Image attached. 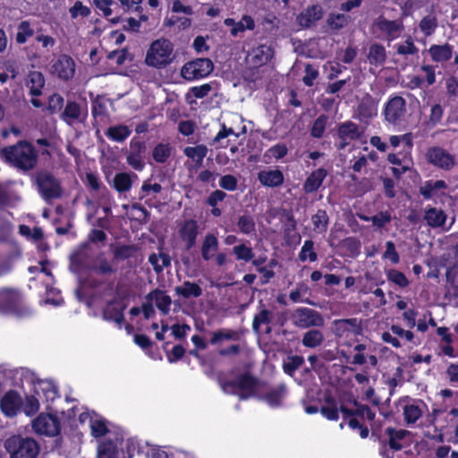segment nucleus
Wrapping results in <instances>:
<instances>
[{
    "mask_svg": "<svg viewBox=\"0 0 458 458\" xmlns=\"http://www.w3.org/2000/svg\"><path fill=\"white\" fill-rule=\"evenodd\" d=\"M64 98L59 94H53L48 100V110L52 113L60 111L64 106Z\"/></svg>",
    "mask_w": 458,
    "mask_h": 458,
    "instance_id": "obj_61",
    "label": "nucleus"
},
{
    "mask_svg": "<svg viewBox=\"0 0 458 458\" xmlns=\"http://www.w3.org/2000/svg\"><path fill=\"white\" fill-rule=\"evenodd\" d=\"M171 155V148L168 145H156L153 149V158L158 163H164Z\"/></svg>",
    "mask_w": 458,
    "mask_h": 458,
    "instance_id": "obj_51",
    "label": "nucleus"
},
{
    "mask_svg": "<svg viewBox=\"0 0 458 458\" xmlns=\"http://www.w3.org/2000/svg\"><path fill=\"white\" fill-rule=\"evenodd\" d=\"M30 86V94L32 96H40L42 94L41 89L45 84V79L43 74L40 72H31L29 74Z\"/></svg>",
    "mask_w": 458,
    "mask_h": 458,
    "instance_id": "obj_35",
    "label": "nucleus"
},
{
    "mask_svg": "<svg viewBox=\"0 0 458 458\" xmlns=\"http://www.w3.org/2000/svg\"><path fill=\"white\" fill-rule=\"evenodd\" d=\"M103 318L107 321H114L120 327H122L124 317L123 314V310L114 306L113 303H109L103 311Z\"/></svg>",
    "mask_w": 458,
    "mask_h": 458,
    "instance_id": "obj_31",
    "label": "nucleus"
},
{
    "mask_svg": "<svg viewBox=\"0 0 458 458\" xmlns=\"http://www.w3.org/2000/svg\"><path fill=\"white\" fill-rule=\"evenodd\" d=\"M339 137L343 140H362L366 143V140H363L364 130L359 125L352 122L344 123L339 126L338 129Z\"/></svg>",
    "mask_w": 458,
    "mask_h": 458,
    "instance_id": "obj_15",
    "label": "nucleus"
},
{
    "mask_svg": "<svg viewBox=\"0 0 458 458\" xmlns=\"http://www.w3.org/2000/svg\"><path fill=\"white\" fill-rule=\"evenodd\" d=\"M335 334L343 336L347 332H352L355 335L361 334V325L357 318L336 319L334 321Z\"/></svg>",
    "mask_w": 458,
    "mask_h": 458,
    "instance_id": "obj_19",
    "label": "nucleus"
},
{
    "mask_svg": "<svg viewBox=\"0 0 458 458\" xmlns=\"http://www.w3.org/2000/svg\"><path fill=\"white\" fill-rule=\"evenodd\" d=\"M240 338L236 331L231 329H219L212 333L210 344L213 345L219 344L223 341H236Z\"/></svg>",
    "mask_w": 458,
    "mask_h": 458,
    "instance_id": "obj_30",
    "label": "nucleus"
},
{
    "mask_svg": "<svg viewBox=\"0 0 458 458\" xmlns=\"http://www.w3.org/2000/svg\"><path fill=\"white\" fill-rule=\"evenodd\" d=\"M32 428L39 435L55 436L59 433L60 422L54 415L41 413L32 421Z\"/></svg>",
    "mask_w": 458,
    "mask_h": 458,
    "instance_id": "obj_8",
    "label": "nucleus"
},
{
    "mask_svg": "<svg viewBox=\"0 0 458 458\" xmlns=\"http://www.w3.org/2000/svg\"><path fill=\"white\" fill-rule=\"evenodd\" d=\"M219 185L227 191H234L237 187V179L231 174H226L221 177Z\"/></svg>",
    "mask_w": 458,
    "mask_h": 458,
    "instance_id": "obj_62",
    "label": "nucleus"
},
{
    "mask_svg": "<svg viewBox=\"0 0 458 458\" xmlns=\"http://www.w3.org/2000/svg\"><path fill=\"white\" fill-rule=\"evenodd\" d=\"M273 57V51L269 47L261 46L258 48V54L255 58L258 59L260 64H266Z\"/></svg>",
    "mask_w": 458,
    "mask_h": 458,
    "instance_id": "obj_59",
    "label": "nucleus"
},
{
    "mask_svg": "<svg viewBox=\"0 0 458 458\" xmlns=\"http://www.w3.org/2000/svg\"><path fill=\"white\" fill-rule=\"evenodd\" d=\"M21 409L26 415L31 416L35 414L39 409L38 400L33 395H28L26 396L25 401H22Z\"/></svg>",
    "mask_w": 458,
    "mask_h": 458,
    "instance_id": "obj_49",
    "label": "nucleus"
},
{
    "mask_svg": "<svg viewBox=\"0 0 458 458\" xmlns=\"http://www.w3.org/2000/svg\"><path fill=\"white\" fill-rule=\"evenodd\" d=\"M114 189L119 192L128 191L131 187V178L127 173L116 174L113 180Z\"/></svg>",
    "mask_w": 458,
    "mask_h": 458,
    "instance_id": "obj_34",
    "label": "nucleus"
},
{
    "mask_svg": "<svg viewBox=\"0 0 458 458\" xmlns=\"http://www.w3.org/2000/svg\"><path fill=\"white\" fill-rule=\"evenodd\" d=\"M292 324L300 329L321 327L325 325V318L318 311L307 308L298 307L290 315Z\"/></svg>",
    "mask_w": 458,
    "mask_h": 458,
    "instance_id": "obj_6",
    "label": "nucleus"
},
{
    "mask_svg": "<svg viewBox=\"0 0 458 458\" xmlns=\"http://www.w3.org/2000/svg\"><path fill=\"white\" fill-rule=\"evenodd\" d=\"M446 214L440 208H428L425 209L424 220L432 228L442 227L446 221Z\"/></svg>",
    "mask_w": 458,
    "mask_h": 458,
    "instance_id": "obj_23",
    "label": "nucleus"
},
{
    "mask_svg": "<svg viewBox=\"0 0 458 458\" xmlns=\"http://www.w3.org/2000/svg\"><path fill=\"white\" fill-rule=\"evenodd\" d=\"M419 26L426 36H430L437 26V18L426 16L420 21Z\"/></svg>",
    "mask_w": 458,
    "mask_h": 458,
    "instance_id": "obj_52",
    "label": "nucleus"
},
{
    "mask_svg": "<svg viewBox=\"0 0 458 458\" xmlns=\"http://www.w3.org/2000/svg\"><path fill=\"white\" fill-rule=\"evenodd\" d=\"M348 17L344 14L339 13L337 15L331 14L327 19V24L334 30L342 29L347 22Z\"/></svg>",
    "mask_w": 458,
    "mask_h": 458,
    "instance_id": "obj_58",
    "label": "nucleus"
},
{
    "mask_svg": "<svg viewBox=\"0 0 458 458\" xmlns=\"http://www.w3.org/2000/svg\"><path fill=\"white\" fill-rule=\"evenodd\" d=\"M287 153L285 145H274L264 155V161L271 163L273 159H279L284 157Z\"/></svg>",
    "mask_w": 458,
    "mask_h": 458,
    "instance_id": "obj_45",
    "label": "nucleus"
},
{
    "mask_svg": "<svg viewBox=\"0 0 458 458\" xmlns=\"http://www.w3.org/2000/svg\"><path fill=\"white\" fill-rule=\"evenodd\" d=\"M51 72L57 75L60 79L65 81L69 80L75 72V64L73 60L66 55H61L52 65Z\"/></svg>",
    "mask_w": 458,
    "mask_h": 458,
    "instance_id": "obj_11",
    "label": "nucleus"
},
{
    "mask_svg": "<svg viewBox=\"0 0 458 458\" xmlns=\"http://www.w3.org/2000/svg\"><path fill=\"white\" fill-rule=\"evenodd\" d=\"M314 243L311 240H307L304 242L301 250L299 254V259L302 262L306 261L307 259L313 262L317 260V254L313 250Z\"/></svg>",
    "mask_w": 458,
    "mask_h": 458,
    "instance_id": "obj_47",
    "label": "nucleus"
},
{
    "mask_svg": "<svg viewBox=\"0 0 458 458\" xmlns=\"http://www.w3.org/2000/svg\"><path fill=\"white\" fill-rule=\"evenodd\" d=\"M323 16V9L318 4L308 7L297 16L298 24L302 28H310Z\"/></svg>",
    "mask_w": 458,
    "mask_h": 458,
    "instance_id": "obj_16",
    "label": "nucleus"
},
{
    "mask_svg": "<svg viewBox=\"0 0 458 458\" xmlns=\"http://www.w3.org/2000/svg\"><path fill=\"white\" fill-rule=\"evenodd\" d=\"M130 134V130L125 125L111 126L106 130V135L115 141H123Z\"/></svg>",
    "mask_w": 458,
    "mask_h": 458,
    "instance_id": "obj_41",
    "label": "nucleus"
},
{
    "mask_svg": "<svg viewBox=\"0 0 458 458\" xmlns=\"http://www.w3.org/2000/svg\"><path fill=\"white\" fill-rule=\"evenodd\" d=\"M198 224L195 220L190 219L184 222L180 229L182 239L186 242V249L191 250L196 243L198 235Z\"/></svg>",
    "mask_w": 458,
    "mask_h": 458,
    "instance_id": "obj_17",
    "label": "nucleus"
},
{
    "mask_svg": "<svg viewBox=\"0 0 458 458\" xmlns=\"http://www.w3.org/2000/svg\"><path fill=\"white\" fill-rule=\"evenodd\" d=\"M377 26L380 30L386 31L390 35L394 33L395 31L400 30V29L402 28V25L398 23L396 21H388L386 19H380L377 21Z\"/></svg>",
    "mask_w": 458,
    "mask_h": 458,
    "instance_id": "obj_53",
    "label": "nucleus"
},
{
    "mask_svg": "<svg viewBox=\"0 0 458 458\" xmlns=\"http://www.w3.org/2000/svg\"><path fill=\"white\" fill-rule=\"evenodd\" d=\"M446 187L445 182L443 180L438 181H428L426 182L423 186L420 187V194L425 199H430L433 193L438 190L444 189Z\"/></svg>",
    "mask_w": 458,
    "mask_h": 458,
    "instance_id": "obj_38",
    "label": "nucleus"
},
{
    "mask_svg": "<svg viewBox=\"0 0 458 458\" xmlns=\"http://www.w3.org/2000/svg\"><path fill=\"white\" fill-rule=\"evenodd\" d=\"M142 148L139 145V148L131 151L127 156L128 164L135 170L140 171L144 167L143 157L141 155Z\"/></svg>",
    "mask_w": 458,
    "mask_h": 458,
    "instance_id": "obj_44",
    "label": "nucleus"
},
{
    "mask_svg": "<svg viewBox=\"0 0 458 458\" xmlns=\"http://www.w3.org/2000/svg\"><path fill=\"white\" fill-rule=\"evenodd\" d=\"M428 52L432 57V59L436 62H445L448 61L452 57V47L449 44H445L442 46L433 45Z\"/></svg>",
    "mask_w": 458,
    "mask_h": 458,
    "instance_id": "obj_27",
    "label": "nucleus"
},
{
    "mask_svg": "<svg viewBox=\"0 0 458 458\" xmlns=\"http://www.w3.org/2000/svg\"><path fill=\"white\" fill-rule=\"evenodd\" d=\"M135 251L136 248L133 245H122L114 250V255L117 259H126L131 258Z\"/></svg>",
    "mask_w": 458,
    "mask_h": 458,
    "instance_id": "obj_56",
    "label": "nucleus"
},
{
    "mask_svg": "<svg viewBox=\"0 0 458 458\" xmlns=\"http://www.w3.org/2000/svg\"><path fill=\"white\" fill-rule=\"evenodd\" d=\"M3 299L5 301V308L8 311L13 313H19V307L21 301V298L18 293L6 292L3 295Z\"/></svg>",
    "mask_w": 458,
    "mask_h": 458,
    "instance_id": "obj_37",
    "label": "nucleus"
},
{
    "mask_svg": "<svg viewBox=\"0 0 458 458\" xmlns=\"http://www.w3.org/2000/svg\"><path fill=\"white\" fill-rule=\"evenodd\" d=\"M2 154L6 161L22 170H30L37 163V151L32 145H10L3 148Z\"/></svg>",
    "mask_w": 458,
    "mask_h": 458,
    "instance_id": "obj_2",
    "label": "nucleus"
},
{
    "mask_svg": "<svg viewBox=\"0 0 458 458\" xmlns=\"http://www.w3.org/2000/svg\"><path fill=\"white\" fill-rule=\"evenodd\" d=\"M207 151L205 145H197L196 147H187L184 149V154L193 159L198 165H201Z\"/></svg>",
    "mask_w": 458,
    "mask_h": 458,
    "instance_id": "obj_39",
    "label": "nucleus"
},
{
    "mask_svg": "<svg viewBox=\"0 0 458 458\" xmlns=\"http://www.w3.org/2000/svg\"><path fill=\"white\" fill-rule=\"evenodd\" d=\"M89 427L91 429V435L94 437H103L108 431L106 422L103 420L97 418H90Z\"/></svg>",
    "mask_w": 458,
    "mask_h": 458,
    "instance_id": "obj_46",
    "label": "nucleus"
},
{
    "mask_svg": "<svg viewBox=\"0 0 458 458\" xmlns=\"http://www.w3.org/2000/svg\"><path fill=\"white\" fill-rule=\"evenodd\" d=\"M19 233L27 239L38 242L43 239L44 233L40 227L30 228L26 225L19 226Z\"/></svg>",
    "mask_w": 458,
    "mask_h": 458,
    "instance_id": "obj_42",
    "label": "nucleus"
},
{
    "mask_svg": "<svg viewBox=\"0 0 458 458\" xmlns=\"http://www.w3.org/2000/svg\"><path fill=\"white\" fill-rule=\"evenodd\" d=\"M81 106L74 101H69L62 113V118L71 123L74 120H78L81 116Z\"/></svg>",
    "mask_w": 458,
    "mask_h": 458,
    "instance_id": "obj_36",
    "label": "nucleus"
},
{
    "mask_svg": "<svg viewBox=\"0 0 458 458\" xmlns=\"http://www.w3.org/2000/svg\"><path fill=\"white\" fill-rule=\"evenodd\" d=\"M9 458H37L40 446L32 437L13 435L8 437L4 444Z\"/></svg>",
    "mask_w": 458,
    "mask_h": 458,
    "instance_id": "obj_1",
    "label": "nucleus"
},
{
    "mask_svg": "<svg viewBox=\"0 0 458 458\" xmlns=\"http://www.w3.org/2000/svg\"><path fill=\"white\" fill-rule=\"evenodd\" d=\"M386 434L388 437V445L394 451H400L403 448V441L410 432L404 429H395L394 428H387Z\"/></svg>",
    "mask_w": 458,
    "mask_h": 458,
    "instance_id": "obj_21",
    "label": "nucleus"
},
{
    "mask_svg": "<svg viewBox=\"0 0 458 458\" xmlns=\"http://www.w3.org/2000/svg\"><path fill=\"white\" fill-rule=\"evenodd\" d=\"M34 182L40 196L47 201L58 199L63 194L61 182L49 172L37 173Z\"/></svg>",
    "mask_w": 458,
    "mask_h": 458,
    "instance_id": "obj_5",
    "label": "nucleus"
},
{
    "mask_svg": "<svg viewBox=\"0 0 458 458\" xmlns=\"http://www.w3.org/2000/svg\"><path fill=\"white\" fill-rule=\"evenodd\" d=\"M21 396L13 390L6 392L0 399L1 411L7 417H14L21 410Z\"/></svg>",
    "mask_w": 458,
    "mask_h": 458,
    "instance_id": "obj_10",
    "label": "nucleus"
},
{
    "mask_svg": "<svg viewBox=\"0 0 458 458\" xmlns=\"http://www.w3.org/2000/svg\"><path fill=\"white\" fill-rule=\"evenodd\" d=\"M219 242L217 237L211 233L205 235L201 243V257L205 261L212 259L218 250Z\"/></svg>",
    "mask_w": 458,
    "mask_h": 458,
    "instance_id": "obj_20",
    "label": "nucleus"
},
{
    "mask_svg": "<svg viewBox=\"0 0 458 458\" xmlns=\"http://www.w3.org/2000/svg\"><path fill=\"white\" fill-rule=\"evenodd\" d=\"M274 313L267 309L260 310L253 318L252 329L256 334H259L262 325L268 326L272 323Z\"/></svg>",
    "mask_w": 458,
    "mask_h": 458,
    "instance_id": "obj_28",
    "label": "nucleus"
},
{
    "mask_svg": "<svg viewBox=\"0 0 458 458\" xmlns=\"http://www.w3.org/2000/svg\"><path fill=\"white\" fill-rule=\"evenodd\" d=\"M222 390L227 394H234L245 400L255 395L259 380L248 373L237 377L234 380L225 381L220 384Z\"/></svg>",
    "mask_w": 458,
    "mask_h": 458,
    "instance_id": "obj_4",
    "label": "nucleus"
},
{
    "mask_svg": "<svg viewBox=\"0 0 458 458\" xmlns=\"http://www.w3.org/2000/svg\"><path fill=\"white\" fill-rule=\"evenodd\" d=\"M70 13L72 18H76L79 14L87 17L89 15L90 10L89 7L84 6L81 2L77 1L70 9Z\"/></svg>",
    "mask_w": 458,
    "mask_h": 458,
    "instance_id": "obj_64",
    "label": "nucleus"
},
{
    "mask_svg": "<svg viewBox=\"0 0 458 458\" xmlns=\"http://www.w3.org/2000/svg\"><path fill=\"white\" fill-rule=\"evenodd\" d=\"M313 231L318 234L325 233L329 224V216L326 210L318 209L316 214L311 216Z\"/></svg>",
    "mask_w": 458,
    "mask_h": 458,
    "instance_id": "obj_26",
    "label": "nucleus"
},
{
    "mask_svg": "<svg viewBox=\"0 0 458 458\" xmlns=\"http://www.w3.org/2000/svg\"><path fill=\"white\" fill-rule=\"evenodd\" d=\"M386 54L385 47L377 43L371 45L368 59L372 64H381L386 61Z\"/></svg>",
    "mask_w": 458,
    "mask_h": 458,
    "instance_id": "obj_33",
    "label": "nucleus"
},
{
    "mask_svg": "<svg viewBox=\"0 0 458 458\" xmlns=\"http://www.w3.org/2000/svg\"><path fill=\"white\" fill-rule=\"evenodd\" d=\"M214 70V64L209 58H196L187 62L181 69V75L187 81L204 78Z\"/></svg>",
    "mask_w": 458,
    "mask_h": 458,
    "instance_id": "obj_7",
    "label": "nucleus"
},
{
    "mask_svg": "<svg viewBox=\"0 0 458 458\" xmlns=\"http://www.w3.org/2000/svg\"><path fill=\"white\" fill-rule=\"evenodd\" d=\"M406 102L404 98L400 96L391 98L385 107L386 120L391 123H399L405 114Z\"/></svg>",
    "mask_w": 458,
    "mask_h": 458,
    "instance_id": "obj_9",
    "label": "nucleus"
},
{
    "mask_svg": "<svg viewBox=\"0 0 458 458\" xmlns=\"http://www.w3.org/2000/svg\"><path fill=\"white\" fill-rule=\"evenodd\" d=\"M386 277L389 281L400 287H406L409 284V280L405 275L396 269L388 270L386 273Z\"/></svg>",
    "mask_w": 458,
    "mask_h": 458,
    "instance_id": "obj_50",
    "label": "nucleus"
},
{
    "mask_svg": "<svg viewBox=\"0 0 458 458\" xmlns=\"http://www.w3.org/2000/svg\"><path fill=\"white\" fill-rule=\"evenodd\" d=\"M426 404L422 401H413L403 408L404 420L407 424H414L425 412Z\"/></svg>",
    "mask_w": 458,
    "mask_h": 458,
    "instance_id": "obj_18",
    "label": "nucleus"
},
{
    "mask_svg": "<svg viewBox=\"0 0 458 458\" xmlns=\"http://www.w3.org/2000/svg\"><path fill=\"white\" fill-rule=\"evenodd\" d=\"M145 300L149 301L152 303L154 302L156 307L163 315H167L169 313L172 299L165 291L155 289L145 296Z\"/></svg>",
    "mask_w": 458,
    "mask_h": 458,
    "instance_id": "obj_13",
    "label": "nucleus"
},
{
    "mask_svg": "<svg viewBox=\"0 0 458 458\" xmlns=\"http://www.w3.org/2000/svg\"><path fill=\"white\" fill-rule=\"evenodd\" d=\"M392 216L388 211H381L378 214L372 216L370 221L372 225L377 228H383L386 224L390 223Z\"/></svg>",
    "mask_w": 458,
    "mask_h": 458,
    "instance_id": "obj_54",
    "label": "nucleus"
},
{
    "mask_svg": "<svg viewBox=\"0 0 458 458\" xmlns=\"http://www.w3.org/2000/svg\"><path fill=\"white\" fill-rule=\"evenodd\" d=\"M354 405L357 407L354 410V413L356 416L366 417L369 421H373L376 417V413L372 411V410L365 404H360L357 401H353Z\"/></svg>",
    "mask_w": 458,
    "mask_h": 458,
    "instance_id": "obj_57",
    "label": "nucleus"
},
{
    "mask_svg": "<svg viewBox=\"0 0 458 458\" xmlns=\"http://www.w3.org/2000/svg\"><path fill=\"white\" fill-rule=\"evenodd\" d=\"M258 179L267 187H277L284 182V175L279 170L260 171Z\"/></svg>",
    "mask_w": 458,
    "mask_h": 458,
    "instance_id": "obj_25",
    "label": "nucleus"
},
{
    "mask_svg": "<svg viewBox=\"0 0 458 458\" xmlns=\"http://www.w3.org/2000/svg\"><path fill=\"white\" fill-rule=\"evenodd\" d=\"M326 341L325 334L318 327H311L302 335L301 344L309 349L321 347Z\"/></svg>",
    "mask_w": 458,
    "mask_h": 458,
    "instance_id": "obj_14",
    "label": "nucleus"
},
{
    "mask_svg": "<svg viewBox=\"0 0 458 458\" xmlns=\"http://www.w3.org/2000/svg\"><path fill=\"white\" fill-rule=\"evenodd\" d=\"M304 363V358L299 355L288 356L283 362V370L289 376H293L295 371Z\"/></svg>",
    "mask_w": 458,
    "mask_h": 458,
    "instance_id": "obj_32",
    "label": "nucleus"
},
{
    "mask_svg": "<svg viewBox=\"0 0 458 458\" xmlns=\"http://www.w3.org/2000/svg\"><path fill=\"white\" fill-rule=\"evenodd\" d=\"M327 175V172L324 168H318L312 172L304 182V191L306 193H312L318 191Z\"/></svg>",
    "mask_w": 458,
    "mask_h": 458,
    "instance_id": "obj_22",
    "label": "nucleus"
},
{
    "mask_svg": "<svg viewBox=\"0 0 458 458\" xmlns=\"http://www.w3.org/2000/svg\"><path fill=\"white\" fill-rule=\"evenodd\" d=\"M386 250L384 253V258L390 259L393 264H397L400 260V258L395 250L394 242L391 241L386 242Z\"/></svg>",
    "mask_w": 458,
    "mask_h": 458,
    "instance_id": "obj_60",
    "label": "nucleus"
},
{
    "mask_svg": "<svg viewBox=\"0 0 458 458\" xmlns=\"http://www.w3.org/2000/svg\"><path fill=\"white\" fill-rule=\"evenodd\" d=\"M305 73L306 75L302 81L305 85L310 87L313 85V81L318 77V72L311 64H308L305 66Z\"/></svg>",
    "mask_w": 458,
    "mask_h": 458,
    "instance_id": "obj_63",
    "label": "nucleus"
},
{
    "mask_svg": "<svg viewBox=\"0 0 458 458\" xmlns=\"http://www.w3.org/2000/svg\"><path fill=\"white\" fill-rule=\"evenodd\" d=\"M92 270L98 275H111L115 272V268L107 261L106 259L103 257H99L94 266L92 267Z\"/></svg>",
    "mask_w": 458,
    "mask_h": 458,
    "instance_id": "obj_43",
    "label": "nucleus"
},
{
    "mask_svg": "<svg viewBox=\"0 0 458 458\" xmlns=\"http://www.w3.org/2000/svg\"><path fill=\"white\" fill-rule=\"evenodd\" d=\"M173 51L174 45L169 39H157L151 43L147 51L145 63L148 66L157 69L165 68L170 64L174 58Z\"/></svg>",
    "mask_w": 458,
    "mask_h": 458,
    "instance_id": "obj_3",
    "label": "nucleus"
},
{
    "mask_svg": "<svg viewBox=\"0 0 458 458\" xmlns=\"http://www.w3.org/2000/svg\"><path fill=\"white\" fill-rule=\"evenodd\" d=\"M428 159L431 164L442 169L448 170L454 165V157L438 147L432 148L428 150Z\"/></svg>",
    "mask_w": 458,
    "mask_h": 458,
    "instance_id": "obj_12",
    "label": "nucleus"
},
{
    "mask_svg": "<svg viewBox=\"0 0 458 458\" xmlns=\"http://www.w3.org/2000/svg\"><path fill=\"white\" fill-rule=\"evenodd\" d=\"M174 293L185 299L199 298L202 295V288L196 283L184 281L181 285L175 286Z\"/></svg>",
    "mask_w": 458,
    "mask_h": 458,
    "instance_id": "obj_24",
    "label": "nucleus"
},
{
    "mask_svg": "<svg viewBox=\"0 0 458 458\" xmlns=\"http://www.w3.org/2000/svg\"><path fill=\"white\" fill-rule=\"evenodd\" d=\"M236 225L239 232L243 234L250 235L256 232L255 220L253 216L247 212L238 217Z\"/></svg>",
    "mask_w": 458,
    "mask_h": 458,
    "instance_id": "obj_29",
    "label": "nucleus"
},
{
    "mask_svg": "<svg viewBox=\"0 0 458 458\" xmlns=\"http://www.w3.org/2000/svg\"><path fill=\"white\" fill-rule=\"evenodd\" d=\"M327 122V116L325 114L319 115L314 122L311 128V135L315 138H320L323 135L326 123Z\"/></svg>",
    "mask_w": 458,
    "mask_h": 458,
    "instance_id": "obj_55",
    "label": "nucleus"
},
{
    "mask_svg": "<svg viewBox=\"0 0 458 458\" xmlns=\"http://www.w3.org/2000/svg\"><path fill=\"white\" fill-rule=\"evenodd\" d=\"M233 254L235 255L237 260L245 262L250 261L254 258L252 249L245 243H241L233 248Z\"/></svg>",
    "mask_w": 458,
    "mask_h": 458,
    "instance_id": "obj_40",
    "label": "nucleus"
},
{
    "mask_svg": "<svg viewBox=\"0 0 458 458\" xmlns=\"http://www.w3.org/2000/svg\"><path fill=\"white\" fill-rule=\"evenodd\" d=\"M284 390H285V387L284 386H281L280 387H278L276 389L271 390L267 394H265L264 400L270 406H278L283 398Z\"/></svg>",
    "mask_w": 458,
    "mask_h": 458,
    "instance_id": "obj_48",
    "label": "nucleus"
}]
</instances>
